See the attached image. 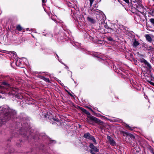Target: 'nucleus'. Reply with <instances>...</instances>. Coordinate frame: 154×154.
<instances>
[{
	"label": "nucleus",
	"mask_w": 154,
	"mask_h": 154,
	"mask_svg": "<svg viewBox=\"0 0 154 154\" xmlns=\"http://www.w3.org/2000/svg\"><path fill=\"white\" fill-rule=\"evenodd\" d=\"M139 44V42L135 40L133 44V46L134 47H136Z\"/></svg>",
	"instance_id": "obj_10"
},
{
	"label": "nucleus",
	"mask_w": 154,
	"mask_h": 154,
	"mask_svg": "<svg viewBox=\"0 0 154 154\" xmlns=\"http://www.w3.org/2000/svg\"><path fill=\"white\" fill-rule=\"evenodd\" d=\"M88 122L90 124H92V123H91V121L90 120H88Z\"/></svg>",
	"instance_id": "obj_23"
},
{
	"label": "nucleus",
	"mask_w": 154,
	"mask_h": 154,
	"mask_svg": "<svg viewBox=\"0 0 154 154\" xmlns=\"http://www.w3.org/2000/svg\"><path fill=\"white\" fill-rule=\"evenodd\" d=\"M80 109L84 113L89 116H88L90 120L93 121L94 122L99 125H102L103 122L97 118L92 116H90V114L89 112L86 109L80 107Z\"/></svg>",
	"instance_id": "obj_1"
},
{
	"label": "nucleus",
	"mask_w": 154,
	"mask_h": 154,
	"mask_svg": "<svg viewBox=\"0 0 154 154\" xmlns=\"http://www.w3.org/2000/svg\"><path fill=\"white\" fill-rule=\"evenodd\" d=\"M148 82L150 84L154 86V83L150 81H148Z\"/></svg>",
	"instance_id": "obj_15"
},
{
	"label": "nucleus",
	"mask_w": 154,
	"mask_h": 154,
	"mask_svg": "<svg viewBox=\"0 0 154 154\" xmlns=\"http://www.w3.org/2000/svg\"><path fill=\"white\" fill-rule=\"evenodd\" d=\"M31 29V30H33V29Z\"/></svg>",
	"instance_id": "obj_30"
},
{
	"label": "nucleus",
	"mask_w": 154,
	"mask_h": 154,
	"mask_svg": "<svg viewBox=\"0 0 154 154\" xmlns=\"http://www.w3.org/2000/svg\"><path fill=\"white\" fill-rule=\"evenodd\" d=\"M91 154H95V153L93 152L92 150H91Z\"/></svg>",
	"instance_id": "obj_21"
},
{
	"label": "nucleus",
	"mask_w": 154,
	"mask_h": 154,
	"mask_svg": "<svg viewBox=\"0 0 154 154\" xmlns=\"http://www.w3.org/2000/svg\"><path fill=\"white\" fill-rule=\"evenodd\" d=\"M125 134H126V135L127 136H129L131 137H133V138L134 137V136L131 134H129V133H125Z\"/></svg>",
	"instance_id": "obj_12"
},
{
	"label": "nucleus",
	"mask_w": 154,
	"mask_h": 154,
	"mask_svg": "<svg viewBox=\"0 0 154 154\" xmlns=\"http://www.w3.org/2000/svg\"><path fill=\"white\" fill-rule=\"evenodd\" d=\"M56 55L57 56V58L58 59V58H59L57 54Z\"/></svg>",
	"instance_id": "obj_29"
},
{
	"label": "nucleus",
	"mask_w": 154,
	"mask_h": 154,
	"mask_svg": "<svg viewBox=\"0 0 154 154\" xmlns=\"http://www.w3.org/2000/svg\"><path fill=\"white\" fill-rule=\"evenodd\" d=\"M2 84L5 85L7 86V88H6L2 85H0V93L4 94L5 92L4 91V90L5 89H8V87H9L10 85L9 84H8V83L6 82H3Z\"/></svg>",
	"instance_id": "obj_3"
},
{
	"label": "nucleus",
	"mask_w": 154,
	"mask_h": 154,
	"mask_svg": "<svg viewBox=\"0 0 154 154\" xmlns=\"http://www.w3.org/2000/svg\"><path fill=\"white\" fill-rule=\"evenodd\" d=\"M43 79L46 82H49V80L48 78H44Z\"/></svg>",
	"instance_id": "obj_14"
},
{
	"label": "nucleus",
	"mask_w": 154,
	"mask_h": 154,
	"mask_svg": "<svg viewBox=\"0 0 154 154\" xmlns=\"http://www.w3.org/2000/svg\"><path fill=\"white\" fill-rule=\"evenodd\" d=\"M54 141V140H50V143H52Z\"/></svg>",
	"instance_id": "obj_20"
},
{
	"label": "nucleus",
	"mask_w": 154,
	"mask_h": 154,
	"mask_svg": "<svg viewBox=\"0 0 154 154\" xmlns=\"http://www.w3.org/2000/svg\"><path fill=\"white\" fill-rule=\"evenodd\" d=\"M11 53L13 54H16V52L13 51H11Z\"/></svg>",
	"instance_id": "obj_19"
},
{
	"label": "nucleus",
	"mask_w": 154,
	"mask_h": 154,
	"mask_svg": "<svg viewBox=\"0 0 154 154\" xmlns=\"http://www.w3.org/2000/svg\"><path fill=\"white\" fill-rule=\"evenodd\" d=\"M107 138L111 145L114 146L116 145V142L110 136H107Z\"/></svg>",
	"instance_id": "obj_5"
},
{
	"label": "nucleus",
	"mask_w": 154,
	"mask_h": 154,
	"mask_svg": "<svg viewBox=\"0 0 154 154\" xmlns=\"http://www.w3.org/2000/svg\"><path fill=\"white\" fill-rule=\"evenodd\" d=\"M3 109H5L6 112L7 113L10 112L11 109L7 105H4L0 107V112L1 113L4 112Z\"/></svg>",
	"instance_id": "obj_4"
},
{
	"label": "nucleus",
	"mask_w": 154,
	"mask_h": 154,
	"mask_svg": "<svg viewBox=\"0 0 154 154\" xmlns=\"http://www.w3.org/2000/svg\"><path fill=\"white\" fill-rule=\"evenodd\" d=\"M56 55L57 56V58L58 59V58H59L57 54Z\"/></svg>",
	"instance_id": "obj_28"
},
{
	"label": "nucleus",
	"mask_w": 154,
	"mask_h": 154,
	"mask_svg": "<svg viewBox=\"0 0 154 154\" xmlns=\"http://www.w3.org/2000/svg\"><path fill=\"white\" fill-rule=\"evenodd\" d=\"M143 62L149 69H151L152 68L151 65L149 63H148L146 60H144Z\"/></svg>",
	"instance_id": "obj_9"
},
{
	"label": "nucleus",
	"mask_w": 154,
	"mask_h": 154,
	"mask_svg": "<svg viewBox=\"0 0 154 154\" xmlns=\"http://www.w3.org/2000/svg\"><path fill=\"white\" fill-rule=\"evenodd\" d=\"M90 147L91 149V150L94 151L95 152H98L99 149H97L96 147L92 143H91L89 146Z\"/></svg>",
	"instance_id": "obj_6"
},
{
	"label": "nucleus",
	"mask_w": 154,
	"mask_h": 154,
	"mask_svg": "<svg viewBox=\"0 0 154 154\" xmlns=\"http://www.w3.org/2000/svg\"><path fill=\"white\" fill-rule=\"evenodd\" d=\"M149 48H150L149 50H152V48L151 47H150V46L149 47Z\"/></svg>",
	"instance_id": "obj_24"
},
{
	"label": "nucleus",
	"mask_w": 154,
	"mask_h": 154,
	"mask_svg": "<svg viewBox=\"0 0 154 154\" xmlns=\"http://www.w3.org/2000/svg\"><path fill=\"white\" fill-rule=\"evenodd\" d=\"M84 137L86 139L92 140L95 144H97V142L95 138L89 133H87L84 134Z\"/></svg>",
	"instance_id": "obj_2"
},
{
	"label": "nucleus",
	"mask_w": 154,
	"mask_h": 154,
	"mask_svg": "<svg viewBox=\"0 0 154 154\" xmlns=\"http://www.w3.org/2000/svg\"><path fill=\"white\" fill-rule=\"evenodd\" d=\"M91 109V110L92 111H93L92 109Z\"/></svg>",
	"instance_id": "obj_32"
},
{
	"label": "nucleus",
	"mask_w": 154,
	"mask_h": 154,
	"mask_svg": "<svg viewBox=\"0 0 154 154\" xmlns=\"http://www.w3.org/2000/svg\"><path fill=\"white\" fill-rule=\"evenodd\" d=\"M107 39L109 41H112L113 40L112 38L110 37L108 38Z\"/></svg>",
	"instance_id": "obj_16"
},
{
	"label": "nucleus",
	"mask_w": 154,
	"mask_h": 154,
	"mask_svg": "<svg viewBox=\"0 0 154 154\" xmlns=\"http://www.w3.org/2000/svg\"><path fill=\"white\" fill-rule=\"evenodd\" d=\"M29 28H27V29L26 30H27V31H28V30H29Z\"/></svg>",
	"instance_id": "obj_26"
},
{
	"label": "nucleus",
	"mask_w": 154,
	"mask_h": 154,
	"mask_svg": "<svg viewBox=\"0 0 154 154\" xmlns=\"http://www.w3.org/2000/svg\"><path fill=\"white\" fill-rule=\"evenodd\" d=\"M94 0H89L91 5L92 4Z\"/></svg>",
	"instance_id": "obj_18"
},
{
	"label": "nucleus",
	"mask_w": 154,
	"mask_h": 154,
	"mask_svg": "<svg viewBox=\"0 0 154 154\" xmlns=\"http://www.w3.org/2000/svg\"><path fill=\"white\" fill-rule=\"evenodd\" d=\"M123 0L127 3L128 4L129 3V0Z\"/></svg>",
	"instance_id": "obj_17"
},
{
	"label": "nucleus",
	"mask_w": 154,
	"mask_h": 154,
	"mask_svg": "<svg viewBox=\"0 0 154 154\" xmlns=\"http://www.w3.org/2000/svg\"><path fill=\"white\" fill-rule=\"evenodd\" d=\"M127 126L128 127H129V128L130 129H131V128H130V126H129L127 125Z\"/></svg>",
	"instance_id": "obj_25"
},
{
	"label": "nucleus",
	"mask_w": 154,
	"mask_h": 154,
	"mask_svg": "<svg viewBox=\"0 0 154 154\" xmlns=\"http://www.w3.org/2000/svg\"><path fill=\"white\" fill-rule=\"evenodd\" d=\"M137 0H134V1H133L134 2H135L137 1Z\"/></svg>",
	"instance_id": "obj_27"
},
{
	"label": "nucleus",
	"mask_w": 154,
	"mask_h": 154,
	"mask_svg": "<svg viewBox=\"0 0 154 154\" xmlns=\"http://www.w3.org/2000/svg\"><path fill=\"white\" fill-rule=\"evenodd\" d=\"M150 21L151 22V23H152V24H154V19L153 18H151L150 19Z\"/></svg>",
	"instance_id": "obj_13"
},
{
	"label": "nucleus",
	"mask_w": 154,
	"mask_h": 154,
	"mask_svg": "<svg viewBox=\"0 0 154 154\" xmlns=\"http://www.w3.org/2000/svg\"><path fill=\"white\" fill-rule=\"evenodd\" d=\"M153 1H154V0H152Z\"/></svg>",
	"instance_id": "obj_33"
},
{
	"label": "nucleus",
	"mask_w": 154,
	"mask_h": 154,
	"mask_svg": "<svg viewBox=\"0 0 154 154\" xmlns=\"http://www.w3.org/2000/svg\"><path fill=\"white\" fill-rule=\"evenodd\" d=\"M145 37L146 38V40L149 42H151L152 41V39L151 37L149 34H147L145 35Z\"/></svg>",
	"instance_id": "obj_8"
},
{
	"label": "nucleus",
	"mask_w": 154,
	"mask_h": 154,
	"mask_svg": "<svg viewBox=\"0 0 154 154\" xmlns=\"http://www.w3.org/2000/svg\"><path fill=\"white\" fill-rule=\"evenodd\" d=\"M87 20L91 23L94 24L95 23V20L92 18L88 17H87Z\"/></svg>",
	"instance_id": "obj_7"
},
{
	"label": "nucleus",
	"mask_w": 154,
	"mask_h": 154,
	"mask_svg": "<svg viewBox=\"0 0 154 154\" xmlns=\"http://www.w3.org/2000/svg\"><path fill=\"white\" fill-rule=\"evenodd\" d=\"M16 29L19 31H20L22 29V28L20 25H18L16 27Z\"/></svg>",
	"instance_id": "obj_11"
},
{
	"label": "nucleus",
	"mask_w": 154,
	"mask_h": 154,
	"mask_svg": "<svg viewBox=\"0 0 154 154\" xmlns=\"http://www.w3.org/2000/svg\"><path fill=\"white\" fill-rule=\"evenodd\" d=\"M2 97L0 95V98Z\"/></svg>",
	"instance_id": "obj_31"
},
{
	"label": "nucleus",
	"mask_w": 154,
	"mask_h": 154,
	"mask_svg": "<svg viewBox=\"0 0 154 154\" xmlns=\"http://www.w3.org/2000/svg\"><path fill=\"white\" fill-rule=\"evenodd\" d=\"M42 2L43 3H44L45 2V0H42Z\"/></svg>",
	"instance_id": "obj_22"
}]
</instances>
